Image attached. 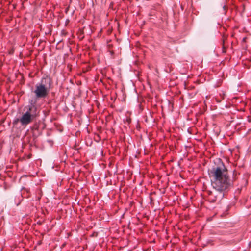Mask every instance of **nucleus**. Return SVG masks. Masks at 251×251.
Masks as SVG:
<instances>
[{
    "mask_svg": "<svg viewBox=\"0 0 251 251\" xmlns=\"http://www.w3.org/2000/svg\"><path fill=\"white\" fill-rule=\"evenodd\" d=\"M19 122H20V119L16 118L13 120V125L16 126Z\"/></svg>",
    "mask_w": 251,
    "mask_h": 251,
    "instance_id": "20e7f679",
    "label": "nucleus"
},
{
    "mask_svg": "<svg viewBox=\"0 0 251 251\" xmlns=\"http://www.w3.org/2000/svg\"><path fill=\"white\" fill-rule=\"evenodd\" d=\"M210 177L212 178L211 185L213 190L208 192L210 201L214 202L221 200L232 184L227 169L223 163L221 166L213 167L210 171Z\"/></svg>",
    "mask_w": 251,
    "mask_h": 251,
    "instance_id": "f257e3e1",
    "label": "nucleus"
},
{
    "mask_svg": "<svg viewBox=\"0 0 251 251\" xmlns=\"http://www.w3.org/2000/svg\"><path fill=\"white\" fill-rule=\"evenodd\" d=\"M33 128L34 130H38L39 126H38L37 124H35V125L33 126Z\"/></svg>",
    "mask_w": 251,
    "mask_h": 251,
    "instance_id": "39448f33",
    "label": "nucleus"
},
{
    "mask_svg": "<svg viewBox=\"0 0 251 251\" xmlns=\"http://www.w3.org/2000/svg\"><path fill=\"white\" fill-rule=\"evenodd\" d=\"M38 115L36 106L31 104L28 105L27 111L20 118V122L22 126H26L36 118Z\"/></svg>",
    "mask_w": 251,
    "mask_h": 251,
    "instance_id": "7ed1b4c3",
    "label": "nucleus"
},
{
    "mask_svg": "<svg viewBox=\"0 0 251 251\" xmlns=\"http://www.w3.org/2000/svg\"><path fill=\"white\" fill-rule=\"evenodd\" d=\"M51 82L50 77L46 75L42 78L40 82L35 85V89L33 92L36 99H45L48 96Z\"/></svg>",
    "mask_w": 251,
    "mask_h": 251,
    "instance_id": "f03ea898",
    "label": "nucleus"
}]
</instances>
